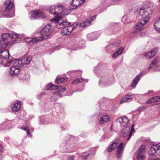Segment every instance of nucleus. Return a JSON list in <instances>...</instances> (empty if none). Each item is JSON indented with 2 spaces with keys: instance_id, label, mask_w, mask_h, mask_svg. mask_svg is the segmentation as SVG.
<instances>
[{
  "instance_id": "f257e3e1",
  "label": "nucleus",
  "mask_w": 160,
  "mask_h": 160,
  "mask_svg": "<svg viewBox=\"0 0 160 160\" xmlns=\"http://www.w3.org/2000/svg\"><path fill=\"white\" fill-rule=\"evenodd\" d=\"M152 13V10L149 7L140 9L139 13L144 19L137 24L135 28L138 31H141L143 29V26L149 20L150 15Z\"/></svg>"
},
{
  "instance_id": "f03ea898",
  "label": "nucleus",
  "mask_w": 160,
  "mask_h": 160,
  "mask_svg": "<svg viewBox=\"0 0 160 160\" xmlns=\"http://www.w3.org/2000/svg\"><path fill=\"white\" fill-rule=\"evenodd\" d=\"M96 15H95L92 17V19H86L83 21L82 22L75 25H72L71 24L69 25H67L63 29L61 32V33L62 36H65L68 35L70 34L72 31L75 28V27H78L79 28H85L89 25L91 22L93 21L94 19H95L96 18Z\"/></svg>"
},
{
  "instance_id": "7ed1b4c3",
  "label": "nucleus",
  "mask_w": 160,
  "mask_h": 160,
  "mask_svg": "<svg viewBox=\"0 0 160 160\" xmlns=\"http://www.w3.org/2000/svg\"><path fill=\"white\" fill-rule=\"evenodd\" d=\"M11 64L12 66L10 68V73L12 76H17L20 72V68L22 66L16 60L8 61L7 65L5 66L9 67Z\"/></svg>"
},
{
  "instance_id": "20e7f679",
  "label": "nucleus",
  "mask_w": 160,
  "mask_h": 160,
  "mask_svg": "<svg viewBox=\"0 0 160 160\" xmlns=\"http://www.w3.org/2000/svg\"><path fill=\"white\" fill-rule=\"evenodd\" d=\"M64 7L61 4H58L49 7L48 10L51 14L54 15H64L65 14Z\"/></svg>"
},
{
  "instance_id": "39448f33",
  "label": "nucleus",
  "mask_w": 160,
  "mask_h": 160,
  "mask_svg": "<svg viewBox=\"0 0 160 160\" xmlns=\"http://www.w3.org/2000/svg\"><path fill=\"white\" fill-rule=\"evenodd\" d=\"M62 20L60 17H58L54 18L51 19V23L52 24H55L57 25V27L58 28H61L67 26L68 25L71 24L70 23L67 22L66 21H63L61 22L60 21Z\"/></svg>"
},
{
  "instance_id": "423d86ee",
  "label": "nucleus",
  "mask_w": 160,
  "mask_h": 160,
  "mask_svg": "<svg viewBox=\"0 0 160 160\" xmlns=\"http://www.w3.org/2000/svg\"><path fill=\"white\" fill-rule=\"evenodd\" d=\"M134 124H133V125L132 126L131 128H130V127H127L123 128L121 131L120 135L121 137L124 138L129 133L128 137L127 139V141L128 140L131 138L132 132L134 131Z\"/></svg>"
},
{
  "instance_id": "0eeeda50",
  "label": "nucleus",
  "mask_w": 160,
  "mask_h": 160,
  "mask_svg": "<svg viewBox=\"0 0 160 160\" xmlns=\"http://www.w3.org/2000/svg\"><path fill=\"white\" fill-rule=\"evenodd\" d=\"M28 15L29 18L31 20L38 19L46 17L45 15L40 10L32 11L29 13Z\"/></svg>"
},
{
  "instance_id": "6e6552de",
  "label": "nucleus",
  "mask_w": 160,
  "mask_h": 160,
  "mask_svg": "<svg viewBox=\"0 0 160 160\" xmlns=\"http://www.w3.org/2000/svg\"><path fill=\"white\" fill-rule=\"evenodd\" d=\"M114 78L112 76L109 78H101L99 81V85L101 87H106L109 86L114 82Z\"/></svg>"
},
{
  "instance_id": "1a4fd4ad",
  "label": "nucleus",
  "mask_w": 160,
  "mask_h": 160,
  "mask_svg": "<svg viewBox=\"0 0 160 160\" xmlns=\"http://www.w3.org/2000/svg\"><path fill=\"white\" fill-rule=\"evenodd\" d=\"M149 155L154 156H160V143L151 147L148 151Z\"/></svg>"
},
{
  "instance_id": "9d476101",
  "label": "nucleus",
  "mask_w": 160,
  "mask_h": 160,
  "mask_svg": "<svg viewBox=\"0 0 160 160\" xmlns=\"http://www.w3.org/2000/svg\"><path fill=\"white\" fill-rule=\"evenodd\" d=\"M48 37V35H45L43 37L34 38H25L24 40L25 42L28 43L30 44H34L39 41L47 39Z\"/></svg>"
},
{
  "instance_id": "9b49d317",
  "label": "nucleus",
  "mask_w": 160,
  "mask_h": 160,
  "mask_svg": "<svg viewBox=\"0 0 160 160\" xmlns=\"http://www.w3.org/2000/svg\"><path fill=\"white\" fill-rule=\"evenodd\" d=\"M10 36L9 33H5L2 35V40L0 41V46L2 49L8 46L9 41H8V38Z\"/></svg>"
},
{
  "instance_id": "f8f14e48",
  "label": "nucleus",
  "mask_w": 160,
  "mask_h": 160,
  "mask_svg": "<svg viewBox=\"0 0 160 160\" xmlns=\"http://www.w3.org/2000/svg\"><path fill=\"white\" fill-rule=\"evenodd\" d=\"M104 66L100 64L94 67L93 71L98 76L101 77L105 73Z\"/></svg>"
},
{
  "instance_id": "ddd939ff",
  "label": "nucleus",
  "mask_w": 160,
  "mask_h": 160,
  "mask_svg": "<svg viewBox=\"0 0 160 160\" xmlns=\"http://www.w3.org/2000/svg\"><path fill=\"white\" fill-rule=\"evenodd\" d=\"M51 24H52V23H49L46 25L40 31V34L41 35H43L42 37L48 35V37H49L50 34L49 33L48 34V33L50 29ZM48 38L49 37H48Z\"/></svg>"
},
{
  "instance_id": "4468645a",
  "label": "nucleus",
  "mask_w": 160,
  "mask_h": 160,
  "mask_svg": "<svg viewBox=\"0 0 160 160\" xmlns=\"http://www.w3.org/2000/svg\"><path fill=\"white\" fill-rule=\"evenodd\" d=\"M5 8V12L6 13H9L13 6V4L11 1H6L4 3Z\"/></svg>"
},
{
  "instance_id": "2eb2a0df",
  "label": "nucleus",
  "mask_w": 160,
  "mask_h": 160,
  "mask_svg": "<svg viewBox=\"0 0 160 160\" xmlns=\"http://www.w3.org/2000/svg\"><path fill=\"white\" fill-rule=\"evenodd\" d=\"M31 60L32 57H31L25 58L21 60H16L22 67L25 64H29Z\"/></svg>"
},
{
  "instance_id": "dca6fc26",
  "label": "nucleus",
  "mask_w": 160,
  "mask_h": 160,
  "mask_svg": "<svg viewBox=\"0 0 160 160\" xmlns=\"http://www.w3.org/2000/svg\"><path fill=\"white\" fill-rule=\"evenodd\" d=\"M123 143H121L117 147L116 156L118 159H119L120 158L123 151L124 147L123 146Z\"/></svg>"
},
{
  "instance_id": "f3484780",
  "label": "nucleus",
  "mask_w": 160,
  "mask_h": 160,
  "mask_svg": "<svg viewBox=\"0 0 160 160\" xmlns=\"http://www.w3.org/2000/svg\"><path fill=\"white\" fill-rule=\"evenodd\" d=\"M0 53L1 54L0 56L6 60L7 59H9L11 60L12 58V57L10 56L9 51L8 50H5L1 51H0Z\"/></svg>"
},
{
  "instance_id": "a211bd4d",
  "label": "nucleus",
  "mask_w": 160,
  "mask_h": 160,
  "mask_svg": "<svg viewBox=\"0 0 160 160\" xmlns=\"http://www.w3.org/2000/svg\"><path fill=\"white\" fill-rule=\"evenodd\" d=\"M85 1V0H72L71 4L73 8H70V9H75L78 7L82 4Z\"/></svg>"
},
{
  "instance_id": "6ab92c4d",
  "label": "nucleus",
  "mask_w": 160,
  "mask_h": 160,
  "mask_svg": "<svg viewBox=\"0 0 160 160\" xmlns=\"http://www.w3.org/2000/svg\"><path fill=\"white\" fill-rule=\"evenodd\" d=\"M84 43V41H80L78 42V44H77L75 46H72V49L73 50H76L84 48L85 47Z\"/></svg>"
},
{
  "instance_id": "aec40b11",
  "label": "nucleus",
  "mask_w": 160,
  "mask_h": 160,
  "mask_svg": "<svg viewBox=\"0 0 160 160\" xmlns=\"http://www.w3.org/2000/svg\"><path fill=\"white\" fill-rule=\"evenodd\" d=\"M158 49L155 48L147 52L145 54V57L148 59H150L153 57L157 53Z\"/></svg>"
},
{
  "instance_id": "412c9836",
  "label": "nucleus",
  "mask_w": 160,
  "mask_h": 160,
  "mask_svg": "<svg viewBox=\"0 0 160 160\" xmlns=\"http://www.w3.org/2000/svg\"><path fill=\"white\" fill-rule=\"evenodd\" d=\"M142 73H139L135 78L132 82L131 86L132 88H135L141 79L140 77L142 74Z\"/></svg>"
},
{
  "instance_id": "4be33fe9",
  "label": "nucleus",
  "mask_w": 160,
  "mask_h": 160,
  "mask_svg": "<svg viewBox=\"0 0 160 160\" xmlns=\"http://www.w3.org/2000/svg\"><path fill=\"white\" fill-rule=\"evenodd\" d=\"M132 95L131 93L126 94L125 96L122 98L120 101V103L122 104L126 101H131L132 98Z\"/></svg>"
},
{
  "instance_id": "5701e85b",
  "label": "nucleus",
  "mask_w": 160,
  "mask_h": 160,
  "mask_svg": "<svg viewBox=\"0 0 160 160\" xmlns=\"http://www.w3.org/2000/svg\"><path fill=\"white\" fill-rule=\"evenodd\" d=\"M118 143L116 141H112V143L107 148L108 152H111L118 147Z\"/></svg>"
},
{
  "instance_id": "b1692460",
  "label": "nucleus",
  "mask_w": 160,
  "mask_h": 160,
  "mask_svg": "<svg viewBox=\"0 0 160 160\" xmlns=\"http://www.w3.org/2000/svg\"><path fill=\"white\" fill-rule=\"evenodd\" d=\"M99 37V35H98L97 32H96L88 35L87 37L89 40L93 41L97 39Z\"/></svg>"
},
{
  "instance_id": "393cba45",
  "label": "nucleus",
  "mask_w": 160,
  "mask_h": 160,
  "mask_svg": "<svg viewBox=\"0 0 160 160\" xmlns=\"http://www.w3.org/2000/svg\"><path fill=\"white\" fill-rule=\"evenodd\" d=\"M154 26L156 30L160 33V17L156 20Z\"/></svg>"
},
{
  "instance_id": "a878e982",
  "label": "nucleus",
  "mask_w": 160,
  "mask_h": 160,
  "mask_svg": "<svg viewBox=\"0 0 160 160\" xmlns=\"http://www.w3.org/2000/svg\"><path fill=\"white\" fill-rule=\"evenodd\" d=\"M21 102L20 101H17V102L15 103L12 108V110L14 112H17L21 108Z\"/></svg>"
},
{
  "instance_id": "bb28decb",
  "label": "nucleus",
  "mask_w": 160,
  "mask_h": 160,
  "mask_svg": "<svg viewBox=\"0 0 160 160\" xmlns=\"http://www.w3.org/2000/svg\"><path fill=\"white\" fill-rule=\"evenodd\" d=\"M118 120L120 122H124L125 125H123V126L126 125L129 122V120L126 116H123L122 117L119 118H118Z\"/></svg>"
},
{
  "instance_id": "cd10ccee",
  "label": "nucleus",
  "mask_w": 160,
  "mask_h": 160,
  "mask_svg": "<svg viewBox=\"0 0 160 160\" xmlns=\"http://www.w3.org/2000/svg\"><path fill=\"white\" fill-rule=\"evenodd\" d=\"M59 89V86H55L52 83H50L47 86L46 89L48 90H54Z\"/></svg>"
},
{
  "instance_id": "c85d7f7f",
  "label": "nucleus",
  "mask_w": 160,
  "mask_h": 160,
  "mask_svg": "<svg viewBox=\"0 0 160 160\" xmlns=\"http://www.w3.org/2000/svg\"><path fill=\"white\" fill-rule=\"evenodd\" d=\"M108 119L109 117L108 116L104 115L100 118L99 123L100 124H102L104 122L108 121Z\"/></svg>"
},
{
  "instance_id": "c756f323",
  "label": "nucleus",
  "mask_w": 160,
  "mask_h": 160,
  "mask_svg": "<svg viewBox=\"0 0 160 160\" xmlns=\"http://www.w3.org/2000/svg\"><path fill=\"white\" fill-rule=\"evenodd\" d=\"M158 61V58H155L151 62L150 65L148 68V69L149 70L151 68H153L155 67V65Z\"/></svg>"
},
{
  "instance_id": "7c9ffc66",
  "label": "nucleus",
  "mask_w": 160,
  "mask_h": 160,
  "mask_svg": "<svg viewBox=\"0 0 160 160\" xmlns=\"http://www.w3.org/2000/svg\"><path fill=\"white\" fill-rule=\"evenodd\" d=\"M116 28H114L113 27H112L111 28H109L107 31L108 33V35H111L112 34H114L116 32V30H114Z\"/></svg>"
},
{
  "instance_id": "2f4dec72",
  "label": "nucleus",
  "mask_w": 160,
  "mask_h": 160,
  "mask_svg": "<svg viewBox=\"0 0 160 160\" xmlns=\"http://www.w3.org/2000/svg\"><path fill=\"white\" fill-rule=\"evenodd\" d=\"M74 144L73 145L70 144L69 145V147L67 148V149L65 151L68 152H71L74 151Z\"/></svg>"
},
{
  "instance_id": "473e14b6",
  "label": "nucleus",
  "mask_w": 160,
  "mask_h": 160,
  "mask_svg": "<svg viewBox=\"0 0 160 160\" xmlns=\"http://www.w3.org/2000/svg\"><path fill=\"white\" fill-rule=\"evenodd\" d=\"M67 80V79L66 78L62 77H57L56 79L55 82H56L57 83L59 84L63 82H66Z\"/></svg>"
},
{
  "instance_id": "72a5a7b5",
  "label": "nucleus",
  "mask_w": 160,
  "mask_h": 160,
  "mask_svg": "<svg viewBox=\"0 0 160 160\" xmlns=\"http://www.w3.org/2000/svg\"><path fill=\"white\" fill-rule=\"evenodd\" d=\"M90 155V154L88 153L87 152H85L83 153L81 155V158L83 160H86Z\"/></svg>"
},
{
  "instance_id": "f704fd0d",
  "label": "nucleus",
  "mask_w": 160,
  "mask_h": 160,
  "mask_svg": "<svg viewBox=\"0 0 160 160\" xmlns=\"http://www.w3.org/2000/svg\"><path fill=\"white\" fill-rule=\"evenodd\" d=\"M82 78H77L75 80L73 81L72 82V84H76L77 83H79L82 82Z\"/></svg>"
},
{
  "instance_id": "c9c22d12",
  "label": "nucleus",
  "mask_w": 160,
  "mask_h": 160,
  "mask_svg": "<svg viewBox=\"0 0 160 160\" xmlns=\"http://www.w3.org/2000/svg\"><path fill=\"white\" fill-rule=\"evenodd\" d=\"M122 21L125 23H128L130 20L128 19H127V16H124L122 18Z\"/></svg>"
},
{
  "instance_id": "e433bc0d",
  "label": "nucleus",
  "mask_w": 160,
  "mask_h": 160,
  "mask_svg": "<svg viewBox=\"0 0 160 160\" xmlns=\"http://www.w3.org/2000/svg\"><path fill=\"white\" fill-rule=\"evenodd\" d=\"M45 95L44 92L40 93L37 96V98L39 100H41Z\"/></svg>"
},
{
  "instance_id": "4c0bfd02",
  "label": "nucleus",
  "mask_w": 160,
  "mask_h": 160,
  "mask_svg": "<svg viewBox=\"0 0 160 160\" xmlns=\"http://www.w3.org/2000/svg\"><path fill=\"white\" fill-rule=\"evenodd\" d=\"M20 36L19 35L16 33L13 32L12 33V36H10L12 38H18Z\"/></svg>"
},
{
  "instance_id": "58836bf2",
  "label": "nucleus",
  "mask_w": 160,
  "mask_h": 160,
  "mask_svg": "<svg viewBox=\"0 0 160 160\" xmlns=\"http://www.w3.org/2000/svg\"><path fill=\"white\" fill-rule=\"evenodd\" d=\"M124 49V48H123L120 47L116 52H118V53L120 55L122 53Z\"/></svg>"
},
{
  "instance_id": "ea45409f",
  "label": "nucleus",
  "mask_w": 160,
  "mask_h": 160,
  "mask_svg": "<svg viewBox=\"0 0 160 160\" xmlns=\"http://www.w3.org/2000/svg\"><path fill=\"white\" fill-rule=\"evenodd\" d=\"M152 99H153V102H157L160 101V96L153 97Z\"/></svg>"
},
{
  "instance_id": "a19ab883",
  "label": "nucleus",
  "mask_w": 160,
  "mask_h": 160,
  "mask_svg": "<svg viewBox=\"0 0 160 160\" xmlns=\"http://www.w3.org/2000/svg\"><path fill=\"white\" fill-rule=\"evenodd\" d=\"M146 108L144 106H141L139 107L137 110L138 112L143 111L146 109Z\"/></svg>"
},
{
  "instance_id": "79ce46f5",
  "label": "nucleus",
  "mask_w": 160,
  "mask_h": 160,
  "mask_svg": "<svg viewBox=\"0 0 160 160\" xmlns=\"http://www.w3.org/2000/svg\"><path fill=\"white\" fill-rule=\"evenodd\" d=\"M119 55H120L118 53V52H116L112 54V57L113 58H115L118 57Z\"/></svg>"
},
{
  "instance_id": "37998d69",
  "label": "nucleus",
  "mask_w": 160,
  "mask_h": 160,
  "mask_svg": "<svg viewBox=\"0 0 160 160\" xmlns=\"http://www.w3.org/2000/svg\"><path fill=\"white\" fill-rule=\"evenodd\" d=\"M4 58H2L1 56H0V63L3 64L4 63V61L3 59Z\"/></svg>"
},
{
  "instance_id": "c03bdc74",
  "label": "nucleus",
  "mask_w": 160,
  "mask_h": 160,
  "mask_svg": "<svg viewBox=\"0 0 160 160\" xmlns=\"http://www.w3.org/2000/svg\"><path fill=\"white\" fill-rule=\"evenodd\" d=\"M153 99H152V98L149 99L146 102V103H149V104L152 103H153L154 102H153Z\"/></svg>"
},
{
  "instance_id": "a18cd8bd",
  "label": "nucleus",
  "mask_w": 160,
  "mask_h": 160,
  "mask_svg": "<svg viewBox=\"0 0 160 160\" xmlns=\"http://www.w3.org/2000/svg\"><path fill=\"white\" fill-rule=\"evenodd\" d=\"M74 156H70L68 157V160H74Z\"/></svg>"
},
{
  "instance_id": "49530a36",
  "label": "nucleus",
  "mask_w": 160,
  "mask_h": 160,
  "mask_svg": "<svg viewBox=\"0 0 160 160\" xmlns=\"http://www.w3.org/2000/svg\"><path fill=\"white\" fill-rule=\"evenodd\" d=\"M27 135L28 136V137H30L32 135L30 133L29 130L28 129L27 131Z\"/></svg>"
},
{
  "instance_id": "de8ad7c7",
  "label": "nucleus",
  "mask_w": 160,
  "mask_h": 160,
  "mask_svg": "<svg viewBox=\"0 0 160 160\" xmlns=\"http://www.w3.org/2000/svg\"><path fill=\"white\" fill-rule=\"evenodd\" d=\"M77 72V71H75V70H71V71H70L67 72L68 74H69L70 73H75L76 72Z\"/></svg>"
},
{
  "instance_id": "09e8293b",
  "label": "nucleus",
  "mask_w": 160,
  "mask_h": 160,
  "mask_svg": "<svg viewBox=\"0 0 160 160\" xmlns=\"http://www.w3.org/2000/svg\"><path fill=\"white\" fill-rule=\"evenodd\" d=\"M17 42H18L16 40H14L12 42L11 44H13L15 43H17Z\"/></svg>"
},
{
  "instance_id": "8fccbe9b",
  "label": "nucleus",
  "mask_w": 160,
  "mask_h": 160,
  "mask_svg": "<svg viewBox=\"0 0 160 160\" xmlns=\"http://www.w3.org/2000/svg\"><path fill=\"white\" fill-rule=\"evenodd\" d=\"M66 90V89L65 88H62L58 92H64Z\"/></svg>"
},
{
  "instance_id": "3c124183",
  "label": "nucleus",
  "mask_w": 160,
  "mask_h": 160,
  "mask_svg": "<svg viewBox=\"0 0 160 160\" xmlns=\"http://www.w3.org/2000/svg\"><path fill=\"white\" fill-rule=\"evenodd\" d=\"M21 128L22 129L25 130L26 131H27L28 129L27 128V127H22Z\"/></svg>"
},
{
  "instance_id": "603ef678",
  "label": "nucleus",
  "mask_w": 160,
  "mask_h": 160,
  "mask_svg": "<svg viewBox=\"0 0 160 160\" xmlns=\"http://www.w3.org/2000/svg\"><path fill=\"white\" fill-rule=\"evenodd\" d=\"M152 92H153L152 90L149 91L148 92V93H146V94L150 93H152Z\"/></svg>"
},
{
  "instance_id": "864d4df0",
  "label": "nucleus",
  "mask_w": 160,
  "mask_h": 160,
  "mask_svg": "<svg viewBox=\"0 0 160 160\" xmlns=\"http://www.w3.org/2000/svg\"><path fill=\"white\" fill-rule=\"evenodd\" d=\"M22 78H23V79H28V78L26 77H23Z\"/></svg>"
},
{
  "instance_id": "5fc2aeb1",
  "label": "nucleus",
  "mask_w": 160,
  "mask_h": 160,
  "mask_svg": "<svg viewBox=\"0 0 160 160\" xmlns=\"http://www.w3.org/2000/svg\"><path fill=\"white\" fill-rule=\"evenodd\" d=\"M151 160H160V158H157L156 159H151Z\"/></svg>"
},
{
  "instance_id": "6e6d98bb",
  "label": "nucleus",
  "mask_w": 160,
  "mask_h": 160,
  "mask_svg": "<svg viewBox=\"0 0 160 160\" xmlns=\"http://www.w3.org/2000/svg\"><path fill=\"white\" fill-rule=\"evenodd\" d=\"M2 146L1 144H0V150H1L2 149Z\"/></svg>"
},
{
  "instance_id": "4d7b16f0",
  "label": "nucleus",
  "mask_w": 160,
  "mask_h": 160,
  "mask_svg": "<svg viewBox=\"0 0 160 160\" xmlns=\"http://www.w3.org/2000/svg\"><path fill=\"white\" fill-rule=\"evenodd\" d=\"M116 23H113V25H112V26H114L115 25H116Z\"/></svg>"
},
{
  "instance_id": "13d9d810",
  "label": "nucleus",
  "mask_w": 160,
  "mask_h": 160,
  "mask_svg": "<svg viewBox=\"0 0 160 160\" xmlns=\"http://www.w3.org/2000/svg\"><path fill=\"white\" fill-rule=\"evenodd\" d=\"M27 77L28 78H29V74H28L27 75Z\"/></svg>"
},
{
  "instance_id": "bf43d9fd",
  "label": "nucleus",
  "mask_w": 160,
  "mask_h": 160,
  "mask_svg": "<svg viewBox=\"0 0 160 160\" xmlns=\"http://www.w3.org/2000/svg\"><path fill=\"white\" fill-rule=\"evenodd\" d=\"M57 47L55 48H54V49L55 50H56V49H57Z\"/></svg>"
},
{
  "instance_id": "052dcab7",
  "label": "nucleus",
  "mask_w": 160,
  "mask_h": 160,
  "mask_svg": "<svg viewBox=\"0 0 160 160\" xmlns=\"http://www.w3.org/2000/svg\"><path fill=\"white\" fill-rule=\"evenodd\" d=\"M115 0V1H119V0Z\"/></svg>"
},
{
  "instance_id": "680f3d73",
  "label": "nucleus",
  "mask_w": 160,
  "mask_h": 160,
  "mask_svg": "<svg viewBox=\"0 0 160 160\" xmlns=\"http://www.w3.org/2000/svg\"><path fill=\"white\" fill-rule=\"evenodd\" d=\"M45 124H47V123H44Z\"/></svg>"
},
{
  "instance_id": "e2e57ef3",
  "label": "nucleus",
  "mask_w": 160,
  "mask_h": 160,
  "mask_svg": "<svg viewBox=\"0 0 160 160\" xmlns=\"http://www.w3.org/2000/svg\"><path fill=\"white\" fill-rule=\"evenodd\" d=\"M159 0V2H160V0Z\"/></svg>"
},
{
  "instance_id": "0e129e2a",
  "label": "nucleus",
  "mask_w": 160,
  "mask_h": 160,
  "mask_svg": "<svg viewBox=\"0 0 160 160\" xmlns=\"http://www.w3.org/2000/svg\"><path fill=\"white\" fill-rule=\"evenodd\" d=\"M72 94H72H71V95Z\"/></svg>"
}]
</instances>
